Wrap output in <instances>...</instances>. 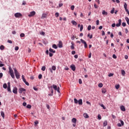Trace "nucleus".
<instances>
[{"instance_id": "obj_11", "label": "nucleus", "mask_w": 129, "mask_h": 129, "mask_svg": "<svg viewBox=\"0 0 129 129\" xmlns=\"http://www.w3.org/2000/svg\"><path fill=\"white\" fill-rule=\"evenodd\" d=\"M78 103L79 104V105H82V104H83V103L82 102V99H80L78 101Z\"/></svg>"}, {"instance_id": "obj_63", "label": "nucleus", "mask_w": 129, "mask_h": 129, "mask_svg": "<svg viewBox=\"0 0 129 129\" xmlns=\"http://www.w3.org/2000/svg\"><path fill=\"white\" fill-rule=\"evenodd\" d=\"M23 106H27V103L24 102L23 103Z\"/></svg>"}, {"instance_id": "obj_15", "label": "nucleus", "mask_w": 129, "mask_h": 129, "mask_svg": "<svg viewBox=\"0 0 129 129\" xmlns=\"http://www.w3.org/2000/svg\"><path fill=\"white\" fill-rule=\"evenodd\" d=\"M77 122V119H76V118H73L72 119V122H73L74 123H76Z\"/></svg>"}, {"instance_id": "obj_34", "label": "nucleus", "mask_w": 129, "mask_h": 129, "mask_svg": "<svg viewBox=\"0 0 129 129\" xmlns=\"http://www.w3.org/2000/svg\"><path fill=\"white\" fill-rule=\"evenodd\" d=\"M106 90H105V89H103L102 90V93H106Z\"/></svg>"}, {"instance_id": "obj_22", "label": "nucleus", "mask_w": 129, "mask_h": 129, "mask_svg": "<svg viewBox=\"0 0 129 129\" xmlns=\"http://www.w3.org/2000/svg\"><path fill=\"white\" fill-rule=\"evenodd\" d=\"M3 88H4L5 89H7L8 88V85H7L6 83L4 84Z\"/></svg>"}, {"instance_id": "obj_4", "label": "nucleus", "mask_w": 129, "mask_h": 129, "mask_svg": "<svg viewBox=\"0 0 129 129\" xmlns=\"http://www.w3.org/2000/svg\"><path fill=\"white\" fill-rule=\"evenodd\" d=\"M80 41L82 44H84V47L85 48H87V43H86V41H85L84 40L81 39Z\"/></svg>"}, {"instance_id": "obj_31", "label": "nucleus", "mask_w": 129, "mask_h": 129, "mask_svg": "<svg viewBox=\"0 0 129 129\" xmlns=\"http://www.w3.org/2000/svg\"><path fill=\"white\" fill-rule=\"evenodd\" d=\"M20 36L21 38H24V37H25V34L24 33H21Z\"/></svg>"}, {"instance_id": "obj_59", "label": "nucleus", "mask_w": 129, "mask_h": 129, "mask_svg": "<svg viewBox=\"0 0 129 129\" xmlns=\"http://www.w3.org/2000/svg\"><path fill=\"white\" fill-rule=\"evenodd\" d=\"M15 51H18L19 50V46H16L15 48Z\"/></svg>"}, {"instance_id": "obj_33", "label": "nucleus", "mask_w": 129, "mask_h": 129, "mask_svg": "<svg viewBox=\"0 0 129 129\" xmlns=\"http://www.w3.org/2000/svg\"><path fill=\"white\" fill-rule=\"evenodd\" d=\"M41 70H42V71H45V70H46V67L43 66V67H42V68H41Z\"/></svg>"}, {"instance_id": "obj_24", "label": "nucleus", "mask_w": 129, "mask_h": 129, "mask_svg": "<svg viewBox=\"0 0 129 129\" xmlns=\"http://www.w3.org/2000/svg\"><path fill=\"white\" fill-rule=\"evenodd\" d=\"M107 125V121L105 120L103 122V126H106Z\"/></svg>"}, {"instance_id": "obj_62", "label": "nucleus", "mask_w": 129, "mask_h": 129, "mask_svg": "<svg viewBox=\"0 0 129 129\" xmlns=\"http://www.w3.org/2000/svg\"><path fill=\"white\" fill-rule=\"evenodd\" d=\"M94 7L95 9H98V6L96 4H94Z\"/></svg>"}, {"instance_id": "obj_29", "label": "nucleus", "mask_w": 129, "mask_h": 129, "mask_svg": "<svg viewBox=\"0 0 129 129\" xmlns=\"http://www.w3.org/2000/svg\"><path fill=\"white\" fill-rule=\"evenodd\" d=\"M74 102L75 104H77L78 103V100L76 98H74Z\"/></svg>"}, {"instance_id": "obj_1", "label": "nucleus", "mask_w": 129, "mask_h": 129, "mask_svg": "<svg viewBox=\"0 0 129 129\" xmlns=\"http://www.w3.org/2000/svg\"><path fill=\"white\" fill-rule=\"evenodd\" d=\"M9 73H10L12 78H13V79H15V75L14 74V71H13L12 67L11 66H9Z\"/></svg>"}, {"instance_id": "obj_10", "label": "nucleus", "mask_w": 129, "mask_h": 129, "mask_svg": "<svg viewBox=\"0 0 129 129\" xmlns=\"http://www.w3.org/2000/svg\"><path fill=\"white\" fill-rule=\"evenodd\" d=\"M71 68L73 71H75L76 70V67L74 64H72L71 66Z\"/></svg>"}, {"instance_id": "obj_49", "label": "nucleus", "mask_w": 129, "mask_h": 129, "mask_svg": "<svg viewBox=\"0 0 129 129\" xmlns=\"http://www.w3.org/2000/svg\"><path fill=\"white\" fill-rule=\"evenodd\" d=\"M122 26L123 27H125V26H126V23H125V22H122Z\"/></svg>"}, {"instance_id": "obj_14", "label": "nucleus", "mask_w": 129, "mask_h": 129, "mask_svg": "<svg viewBox=\"0 0 129 129\" xmlns=\"http://www.w3.org/2000/svg\"><path fill=\"white\" fill-rule=\"evenodd\" d=\"M72 45L71 46V50H74V42H73V41L71 43Z\"/></svg>"}, {"instance_id": "obj_41", "label": "nucleus", "mask_w": 129, "mask_h": 129, "mask_svg": "<svg viewBox=\"0 0 129 129\" xmlns=\"http://www.w3.org/2000/svg\"><path fill=\"white\" fill-rule=\"evenodd\" d=\"M115 87L116 89H118L119 88V87H120V86H119V84L118 85H115Z\"/></svg>"}, {"instance_id": "obj_28", "label": "nucleus", "mask_w": 129, "mask_h": 129, "mask_svg": "<svg viewBox=\"0 0 129 129\" xmlns=\"http://www.w3.org/2000/svg\"><path fill=\"white\" fill-rule=\"evenodd\" d=\"M100 106L103 108V109H106V107L103 105V104H100Z\"/></svg>"}, {"instance_id": "obj_3", "label": "nucleus", "mask_w": 129, "mask_h": 129, "mask_svg": "<svg viewBox=\"0 0 129 129\" xmlns=\"http://www.w3.org/2000/svg\"><path fill=\"white\" fill-rule=\"evenodd\" d=\"M14 16L15 18H21V17H23V15L21 13H16L14 14Z\"/></svg>"}, {"instance_id": "obj_40", "label": "nucleus", "mask_w": 129, "mask_h": 129, "mask_svg": "<svg viewBox=\"0 0 129 129\" xmlns=\"http://www.w3.org/2000/svg\"><path fill=\"white\" fill-rule=\"evenodd\" d=\"M55 16L56 17V18H58V17H59V13L58 12L55 13Z\"/></svg>"}, {"instance_id": "obj_5", "label": "nucleus", "mask_w": 129, "mask_h": 129, "mask_svg": "<svg viewBox=\"0 0 129 129\" xmlns=\"http://www.w3.org/2000/svg\"><path fill=\"white\" fill-rule=\"evenodd\" d=\"M36 15V12L32 11L30 12V14L28 15V17L31 18V17H34Z\"/></svg>"}, {"instance_id": "obj_35", "label": "nucleus", "mask_w": 129, "mask_h": 129, "mask_svg": "<svg viewBox=\"0 0 129 129\" xmlns=\"http://www.w3.org/2000/svg\"><path fill=\"white\" fill-rule=\"evenodd\" d=\"M52 70H53V71H55V70H56V67L55 66H53L52 67Z\"/></svg>"}, {"instance_id": "obj_50", "label": "nucleus", "mask_w": 129, "mask_h": 129, "mask_svg": "<svg viewBox=\"0 0 129 129\" xmlns=\"http://www.w3.org/2000/svg\"><path fill=\"white\" fill-rule=\"evenodd\" d=\"M79 84H82V80L81 79H79Z\"/></svg>"}, {"instance_id": "obj_36", "label": "nucleus", "mask_w": 129, "mask_h": 129, "mask_svg": "<svg viewBox=\"0 0 129 129\" xmlns=\"http://www.w3.org/2000/svg\"><path fill=\"white\" fill-rule=\"evenodd\" d=\"M82 30H83V25H81V26H80V32H82Z\"/></svg>"}, {"instance_id": "obj_54", "label": "nucleus", "mask_w": 129, "mask_h": 129, "mask_svg": "<svg viewBox=\"0 0 129 129\" xmlns=\"http://www.w3.org/2000/svg\"><path fill=\"white\" fill-rule=\"evenodd\" d=\"M49 57H53V53L52 52H49Z\"/></svg>"}, {"instance_id": "obj_12", "label": "nucleus", "mask_w": 129, "mask_h": 129, "mask_svg": "<svg viewBox=\"0 0 129 129\" xmlns=\"http://www.w3.org/2000/svg\"><path fill=\"white\" fill-rule=\"evenodd\" d=\"M120 109H121V111H125V107L123 105L121 106L120 107Z\"/></svg>"}, {"instance_id": "obj_6", "label": "nucleus", "mask_w": 129, "mask_h": 129, "mask_svg": "<svg viewBox=\"0 0 129 129\" xmlns=\"http://www.w3.org/2000/svg\"><path fill=\"white\" fill-rule=\"evenodd\" d=\"M19 93L20 94L23 93V92L26 91V89L24 88H20L19 89Z\"/></svg>"}, {"instance_id": "obj_45", "label": "nucleus", "mask_w": 129, "mask_h": 129, "mask_svg": "<svg viewBox=\"0 0 129 129\" xmlns=\"http://www.w3.org/2000/svg\"><path fill=\"white\" fill-rule=\"evenodd\" d=\"M114 10H115L114 8H113L112 9V10L111 11L110 13H111V14H114Z\"/></svg>"}, {"instance_id": "obj_30", "label": "nucleus", "mask_w": 129, "mask_h": 129, "mask_svg": "<svg viewBox=\"0 0 129 129\" xmlns=\"http://www.w3.org/2000/svg\"><path fill=\"white\" fill-rule=\"evenodd\" d=\"M26 107L28 109H31V107H32V105H31L30 104H28L27 106H26Z\"/></svg>"}, {"instance_id": "obj_47", "label": "nucleus", "mask_w": 129, "mask_h": 129, "mask_svg": "<svg viewBox=\"0 0 129 129\" xmlns=\"http://www.w3.org/2000/svg\"><path fill=\"white\" fill-rule=\"evenodd\" d=\"M34 123H35V125H37V124H39V121L38 120H36L34 122Z\"/></svg>"}, {"instance_id": "obj_46", "label": "nucleus", "mask_w": 129, "mask_h": 129, "mask_svg": "<svg viewBox=\"0 0 129 129\" xmlns=\"http://www.w3.org/2000/svg\"><path fill=\"white\" fill-rule=\"evenodd\" d=\"M98 119H99V120L101 119V115H100V114L98 115Z\"/></svg>"}, {"instance_id": "obj_43", "label": "nucleus", "mask_w": 129, "mask_h": 129, "mask_svg": "<svg viewBox=\"0 0 129 129\" xmlns=\"http://www.w3.org/2000/svg\"><path fill=\"white\" fill-rule=\"evenodd\" d=\"M120 123L122 125H124V122H123V121L122 120H120Z\"/></svg>"}, {"instance_id": "obj_52", "label": "nucleus", "mask_w": 129, "mask_h": 129, "mask_svg": "<svg viewBox=\"0 0 129 129\" xmlns=\"http://www.w3.org/2000/svg\"><path fill=\"white\" fill-rule=\"evenodd\" d=\"M7 42H8V43H9L10 44H13V41L12 40H8Z\"/></svg>"}, {"instance_id": "obj_39", "label": "nucleus", "mask_w": 129, "mask_h": 129, "mask_svg": "<svg viewBox=\"0 0 129 129\" xmlns=\"http://www.w3.org/2000/svg\"><path fill=\"white\" fill-rule=\"evenodd\" d=\"M127 8V4H126V3H124V8L126 9Z\"/></svg>"}, {"instance_id": "obj_8", "label": "nucleus", "mask_w": 129, "mask_h": 129, "mask_svg": "<svg viewBox=\"0 0 129 129\" xmlns=\"http://www.w3.org/2000/svg\"><path fill=\"white\" fill-rule=\"evenodd\" d=\"M118 23L116 24V26L117 27H120L121 26V19H119L118 20Z\"/></svg>"}, {"instance_id": "obj_27", "label": "nucleus", "mask_w": 129, "mask_h": 129, "mask_svg": "<svg viewBox=\"0 0 129 129\" xmlns=\"http://www.w3.org/2000/svg\"><path fill=\"white\" fill-rule=\"evenodd\" d=\"M52 48H53V49H57L58 48V46H57L56 44H53Z\"/></svg>"}, {"instance_id": "obj_57", "label": "nucleus", "mask_w": 129, "mask_h": 129, "mask_svg": "<svg viewBox=\"0 0 129 129\" xmlns=\"http://www.w3.org/2000/svg\"><path fill=\"white\" fill-rule=\"evenodd\" d=\"M96 25H97V26H98V25H99V20H96Z\"/></svg>"}, {"instance_id": "obj_42", "label": "nucleus", "mask_w": 129, "mask_h": 129, "mask_svg": "<svg viewBox=\"0 0 129 129\" xmlns=\"http://www.w3.org/2000/svg\"><path fill=\"white\" fill-rule=\"evenodd\" d=\"M42 77H43V76L42 75V74H39V75H38V78H39V79H42Z\"/></svg>"}, {"instance_id": "obj_25", "label": "nucleus", "mask_w": 129, "mask_h": 129, "mask_svg": "<svg viewBox=\"0 0 129 129\" xmlns=\"http://www.w3.org/2000/svg\"><path fill=\"white\" fill-rule=\"evenodd\" d=\"M103 86V84L102 83H99L98 84V87H99L100 88H102Z\"/></svg>"}, {"instance_id": "obj_37", "label": "nucleus", "mask_w": 129, "mask_h": 129, "mask_svg": "<svg viewBox=\"0 0 129 129\" xmlns=\"http://www.w3.org/2000/svg\"><path fill=\"white\" fill-rule=\"evenodd\" d=\"M87 29L88 31H90V30H91V25H89L88 26Z\"/></svg>"}, {"instance_id": "obj_13", "label": "nucleus", "mask_w": 129, "mask_h": 129, "mask_svg": "<svg viewBox=\"0 0 129 129\" xmlns=\"http://www.w3.org/2000/svg\"><path fill=\"white\" fill-rule=\"evenodd\" d=\"M46 17H47V14L45 13L42 14L41 16V19H46Z\"/></svg>"}, {"instance_id": "obj_7", "label": "nucleus", "mask_w": 129, "mask_h": 129, "mask_svg": "<svg viewBox=\"0 0 129 129\" xmlns=\"http://www.w3.org/2000/svg\"><path fill=\"white\" fill-rule=\"evenodd\" d=\"M13 92L14 94H18V88L14 87L13 89Z\"/></svg>"}, {"instance_id": "obj_44", "label": "nucleus", "mask_w": 129, "mask_h": 129, "mask_svg": "<svg viewBox=\"0 0 129 129\" xmlns=\"http://www.w3.org/2000/svg\"><path fill=\"white\" fill-rule=\"evenodd\" d=\"M50 92L52 94L54 93V90H53V88H52V86L51 87V89H50Z\"/></svg>"}, {"instance_id": "obj_58", "label": "nucleus", "mask_w": 129, "mask_h": 129, "mask_svg": "<svg viewBox=\"0 0 129 129\" xmlns=\"http://www.w3.org/2000/svg\"><path fill=\"white\" fill-rule=\"evenodd\" d=\"M33 89L35 91H38V89L35 87H33Z\"/></svg>"}, {"instance_id": "obj_60", "label": "nucleus", "mask_w": 129, "mask_h": 129, "mask_svg": "<svg viewBox=\"0 0 129 129\" xmlns=\"http://www.w3.org/2000/svg\"><path fill=\"white\" fill-rule=\"evenodd\" d=\"M40 35H42V36H44L45 35V32H43V31L40 32Z\"/></svg>"}, {"instance_id": "obj_53", "label": "nucleus", "mask_w": 129, "mask_h": 129, "mask_svg": "<svg viewBox=\"0 0 129 129\" xmlns=\"http://www.w3.org/2000/svg\"><path fill=\"white\" fill-rule=\"evenodd\" d=\"M56 90H57L58 93H60V88L59 87L57 88Z\"/></svg>"}, {"instance_id": "obj_20", "label": "nucleus", "mask_w": 129, "mask_h": 129, "mask_svg": "<svg viewBox=\"0 0 129 129\" xmlns=\"http://www.w3.org/2000/svg\"><path fill=\"white\" fill-rule=\"evenodd\" d=\"M107 12H106L104 10H103L102 11V15H103L104 16H107Z\"/></svg>"}, {"instance_id": "obj_32", "label": "nucleus", "mask_w": 129, "mask_h": 129, "mask_svg": "<svg viewBox=\"0 0 129 129\" xmlns=\"http://www.w3.org/2000/svg\"><path fill=\"white\" fill-rule=\"evenodd\" d=\"M5 49V46L4 45H1L0 46V50H4Z\"/></svg>"}, {"instance_id": "obj_56", "label": "nucleus", "mask_w": 129, "mask_h": 129, "mask_svg": "<svg viewBox=\"0 0 129 129\" xmlns=\"http://www.w3.org/2000/svg\"><path fill=\"white\" fill-rule=\"evenodd\" d=\"M112 58H113L114 59H116V55L115 54H113Z\"/></svg>"}, {"instance_id": "obj_64", "label": "nucleus", "mask_w": 129, "mask_h": 129, "mask_svg": "<svg viewBox=\"0 0 129 129\" xmlns=\"http://www.w3.org/2000/svg\"><path fill=\"white\" fill-rule=\"evenodd\" d=\"M25 84H26V85H27V86H29V85H30V84H29V82H25Z\"/></svg>"}, {"instance_id": "obj_38", "label": "nucleus", "mask_w": 129, "mask_h": 129, "mask_svg": "<svg viewBox=\"0 0 129 129\" xmlns=\"http://www.w3.org/2000/svg\"><path fill=\"white\" fill-rule=\"evenodd\" d=\"M75 8V6H74V5L72 6L71 7V9L72 10V11H74V9Z\"/></svg>"}, {"instance_id": "obj_51", "label": "nucleus", "mask_w": 129, "mask_h": 129, "mask_svg": "<svg viewBox=\"0 0 129 129\" xmlns=\"http://www.w3.org/2000/svg\"><path fill=\"white\" fill-rule=\"evenodd\" d=\"M115 26H116V25L115 24V23H113V24L111 25L112 28H115Z\"/></svg>"}, {"instance_id": "obj_26", "label": "nucleus", "mask_w": 129, "mask_h": 129, "mask_svg": "<svg viewBox=\"0 0 129 129\" xmlns=\"http://www.w3.org/2000/svg\"><path fill=\"white\" fill-rule=\"evenodd\" d=\"M7 90L9 92L12 93V90H11V87H8Z\"/></svg>"}, {"instance_id": "obj_23", "label": "nucleus", "mask_w": 129, "mask_h": 129, "mask_svg": "<svg viewBox=\"0 0 129 129\" xmlns=\"http://www.w3.org/2000/svg\"><path fill=\"white\" fill-rule=\"evenodd\" d=\"M1 116H2L3 118H5V112L3 111H1Z\"/></svg>"}, {"instance_id": "obj_2", "label": "nucleus", "mask_w": 129, "mask_h": 129, "mask_svg": "<svg viewBox=\"0 0 129 129\" xmlns=\"http://www.w3.org/2000/svg\"><path fill=\"white\" fill-rule=\"evenodd\" d=\"M14 74L15 75L17 78V79H20V73H19V72H18V71L17 70V69H14Z\"/></svg>"}, {"instance_id": "obj_16", "label": "nucleus", "mask_w": 129, "mask_h": 129, "mask_svg": "<svg viewBox=\"0 0 129 129\" xmlns=\"http://www.w3.org/2000/svg\"><path fill=\"white\" fill-rule=\"evenodd\" d=\"M71 23L74 26H77V22L76 21L73 20L71 21Z\"/></svg>"}, {"instance_id": "obj_48", "label": "nucleus", "mask_w": 129, "mask_h": 129, "mask_svg": "<svg viewBox=\"0 0 129 129\" xmlns=\"http://www.w3.org/2000/svg\"><path fill=\"white\" fill-rule=\"evenodd\" d=\"M108 76L109 77H112V76H113V74H112V73H110V74L108 75Z\"/></svg>"}, {"instance_id": "obj_55", "label": "nucleus", "mask_w": 129, "mask_h": 129, "mask_svg": "<svg viewBox=\"0 0 129 129\" xmlns=\"http://www.w3.org/2000/svg\"><path fill=\"white\" fill-rule=\"evenodd\" d=\"M125 12H126V13H127V14L129 16V12H128V9H127V8L125 9Z\"/></svg>"}, {"instance_id": "obj_21", "label": "nucleus", "mask_w": 129, "mask_h": 129, "mask_svg": "<svg viewBox=\"0 0 129 129\" xmlns=\"http://www.w3.org/2000/svg\"><path fill=\"white\" fill-rule=\"evenodd\" d=\"M121 75H122V76H124V75H125V71H124V70H122L121 71Z\"/></svg>"}, {"instance_id": "obj_61", "label": "nucleus", "mask_w": 129, "mask_h": 129, "mask_svg": "<svg viewBox=\"0 0 129 129\" xmlns=\"http://www.w3.org/2000/svg\"><path fill=\"white\" fill-rule=\"evenodd\" d=\"M49 50H46L45 51V54H46V55H49Z\"/></svg>"}, {"instance_id": "obj_18", "label": "nucleus", "mask_w": 129, "mask_h": 129, "mask_svg": "<svg viewBox=\"0 0 129 129\" xmlns=\"http://www.w3.org/2000/svg\"><path fill=\"white\" fill-rule=\"evenodd\" d=\"M84 116L85 118H88V117H89V116L88 115V114L86 113H84Z\"/></svg>"}, {"instance_id": "obj_17", "label": "nucleus", "mask_w": 129, "mask_h": 129, "mask_svg": "<svg viewBox=\"0 0 129 129\" xmlns=\"http://www.w3.org/2000/svg\"><path fill=\"white\" fill-rule=\"evenodd\" d=\"M52 88H53L54 90L57 91L58 88L57 87V85L53 84L52 85Z\"/></svg>"}, {"instance_id": "obj_9", "label": "nucleus", "mask_w": 129, "mask_h": 129, "mask_svg": "<svg viewBox=\"0 0 129 129\" xmlns=\"http://www.w3.org/2000/svg\"><path fill=\"white\" fill-rule=\"evenodd\" d=\"M58 47V48H63V43L61 41H59Z\"/></svg>"}, {"instance_id": "obj_19", "label": "nucleus", "mask_w": 129, "mask_h": 129, "mask_svg": "<svg viewBox=\"0 0 129 129\" xmlns=\"http://www.w3.org/2000/svg\"><path fill=\"white\" fill-rule=\"evenodd\" d=\"M49 51L50 53H56V51L54 50L52 48H49Z\"/></svg>"}]
</instances>
